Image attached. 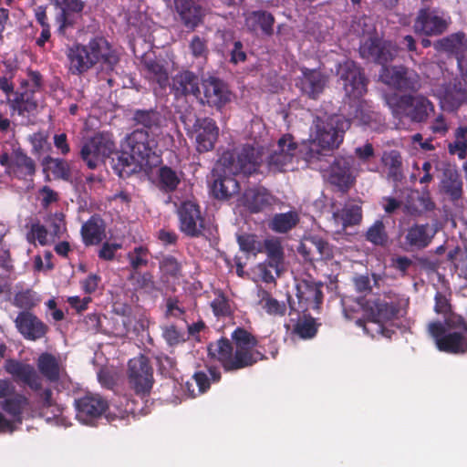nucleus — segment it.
I'll return each mask as SVG.
<instances>
[{
  "mask_svg": "<svg viewBox=\"0 0 467 467\" xmlns=\"http://www.w3.org/2000/svg\"><path fill=\"white\" fill-rule=\"evenodd\" d=\"M258 339L244 327H237L231 339L221 337L210 343L208 350L225 372H236L266 360L265 353L257 349Z\"/></svg>",
  "mask_w": 467,
  "mask_h": 467,
  "instance_id": "nucleus-1",
  "label": "nucleus"
},
{
  "mask_svg": "<svg viewBox=\"0 0 467 467\" xmlns=\"http://www.w3.org/2000/svg\"><path fill=\"white\" fill-rule=\"evenodd\" d=\"M68 70L73 75H82L98 63L113 70L119 57L109 41L103 36H95L88 44L74 43L66 48Z\"/></svg>",
  "mask_w": 467,
  "mask_h": 467,
  "instance_id": "nucleus-2",
  "label": "nucleus"
},
{
  "mask_svg": "<svg viewBox=\"0 0 467 467\" xmlns=\"http://www.w3.org/2000/svg\"><path fill=\"white\" fill-rule=\"evenodd\" d=\"M408 305V299L391 292L385 293L364 303L363 308L369 313L370 317L367 322L359 319L357 324L363 327L364 331L372 337L382 336L390 338L394 330L385 327L383 323L403 317Z\"/></svg>",
  "mask_w": 467,
  "mask_h": 467,
  "instance_id": "nucleus-3",
  "label": "nucleus"
},
{
  "mask_svg": "<svg viewBox=\"0 0 467 467\" xmlns=\"http://www.w3.org/2000/svg\"><path fill=\"white\" fill-rule=\"evenodd\" d=\"M428 332L434 339L439 350L450 354L467 352V321L458 314H450L444 324L431 322Z\"/></svg>",
  "mask_w": 467,
  "mask_h": 467,
  "instance_id": "nucleus-4",
  "label": "nucleus"
},
{
  "mask_svg": "<svg viewBox=\"0 0 467 467\" xmlns=\"http://www.w3.org/2000/svg\"><path fill=\"white\" fill-rule=\"evenodd\" d=\"M386 100L395 117L407 118L412 122H424L434 110L433 104L422 95L393 94Z\"/></svg>",
  "mask_w": 467,
  "mask_h": 467,
  "instance_id": "nucleus-5",
  "label": "nucleus"
},
{
  "mask_svg": "<svg viewBox=\"0 0 467 467\" xmlns=\"http://www.w3.org/2000/svg\"><path fill=\"white\" fill-rule=\"evenodd\" d=\"M4 368L16 382L26 385L33 391H40L38 397L42 408L47 409L53 406V392L49 388L42 389V379L33 365L15 358H8L5 361Z\"/></svg>",
  "mask_w": 467,
  "mask_h": 467,
  "instance_id": "nucleus-6",
  "label": "nucleus"
},
{
  "mask_svg": "<svg viewBox=\"0 0 467 467\" xmlns=\"http://www.w3.org/2000/svg\"><path fill=\"white\" fill-rule=\"evenodd\" d=\"M316 141L322 150L338 148L343 142L345 132L349 129L350 122L342 116L332 115L326 118L317 117Z\"/></svg>",
  "mask_w": 467,
  "mask_h": 467,
  "instance_id": "nucleus-7",
  "label": "nucleus"
},
{
  "mask_svg": "<svg viewBox=\"0 0 467 467\" xmlns=\"http://www.w3.org/2000/svg\"><path fill=\"white\" fill-rule=\"evenodd\" d=\"M223 165L234 174L250 175L257 171L262 162L261 151L245 144L236 152L225 151L221 157Z\"/></svg>",
  "mask_w": 467,
  "mask_h": 467,
  "instance_id": "nucleus-8",
  "label": "nucleus"
},
{
  "mask_svg": "<svg viewBox=\"0 0 467 467\" xmlns=\"http://www.w3.org/2000/svg\"><path fill=\"white\" fill-rule=\"evenodd\" d=\"M128 383L141 399L150 395L154 383L153 368L146 356L140 355L129 361Z\"/></svg>",
  "mask_w": 467,
  "mask_h": 467,
  "instance_id": "nucleus-9",
  "label": "nucleus"
},
{
  "mask_svg": "<svg viewBox=\"0 0 467 467\" xmlns=\"http://www.w3.org/2000/svg\"><path fill=\"white\" fill-rule=\"evenodd\" d=\"M298 147L293 135L286 133L282 135L276 143L275 150L269 155L267 162L270 170L275 171H285L293 169V163L298 162Z\"/></svg>",
  "mask_w": 467,
  "mask_h": 467,
  "instance_id": "nucleus-10",
  "label": "nucleus"
},
{
  "mask_svg": "<svg viewBox=\"0 0 467 467\" xmlns=\"http://www.w3.org/2000/svg\"><path fill=\"white\" fill-rule=\"evenodd\" d=\"M353 167L352 157H336L325 175L327 182L341 193H347L356 182Z\"/></svg>",
  "mask_w": 467,
  "mask_h": 467,
  "instance_id": "nucleus-11",
  "label": "nucleus"
},
{
  "mask_svg": "<svg viewBox=\"0 0 467 467\" xmlns=\"http://www.w3.org/2000/svg\"><path fill=\"white\" fill-rule=\"evenodd\" d=\"M322 284L310 280H302L296 285L298 306L292 296L287 294V303L292 312H306L309 309H318L323 302Z\"/></svg>",
  "mask_w": 467,
  "mask_h": 467,
  "instance_id": "nucleus-12",
  "label": "nucleus"
},
{
  "mask_svg": "<svg viewBox=\"0 0 467 467\" xmlns=\"http://www.w3.org/2000/svg\"><path fill=\"white\" fill-rule=\"evenodd\" d=\"M187 134L195 140V148L199 153L213 150L219 137L216 121L209 117L196 118L191 128H186Z\"/></svg>",
  "mask_w": 467,
  "mask_h": 467,
  "instance_id": "nucleus-13",
  "label": "nucleus"
},
{
  "mask_svg": "<svg viewBox=\"0 0 467 467\" xmlns=\"http://www.w3.org/2000/svg\"><path fill=\"white\" fill-rule=\"evenodd\" d=\"M338 75L349 99H358L367 92L368 79L363 69L355 61L347 60L341 64Z\"/></svg>",
  "mask_w": 467,
  "mask_h": 467,
  "instance_id": "nucleus-14",
  "label": "nucleus"
},
{
  "mask_svg": "<svg viewBox=\"0 0 467 467\" xmlns=\"http://www.w3.org/2000/svg\"><path fill=\"white\" fill-rule=\"evenodd\" d=\"M358 52L363 59L381 65L382 68L388 67L387 64L397 56L396 47L378 36H369L361 42Z\"/></svg>",
  "mask_w": 467,
  "mask_h": 467,
  "instance_id": "nucleus-15",
  "label": "nucleus"
},
{
  "mask_svg": "<svg viewBox=\"0 0 467 467\" xmlns=\"http://www.w3.org/2000/svg\"><path fill=\"white\" fill-rule=\"evenodd\" d=\"M115 143L104 135L97 134L84 142L80 158L88 169H96L106 158L114 152Z\"/></svg>",
  "mask_w": 467,
  "mask_h": 467,
  "instance_id": "nucleus-16",
  "label": "nucleus"
},
{
  "mask_svg": "<svg viewBox=\"0 0 467 467\" xmlns=\"http://www.w3.org/2000/svg\"><path fill=\"white\" fill-rule=\"evenodd\" d=\"M379 78L385 84L400 91L417 92L421 88L420 76L402 66L381 68Z\"/></svg>",
  "mask_w": 467,
  "mask_h": 467,
  "instance_id": "nucleus-17",
  "label": "nucleus"
},
{
  "mask_svg": "<svg viewBox=\"0 0 467 467\" xmlns=\"http://www.w3.org/2000/svg\"><path fill=\"white\" fill-rule=\"evenodd\" d=\"M179 228L186 236L198 238L205 230V220L200 206L193 202H183L178 209Z\"/></svg>",
  "mask_w": 467,
  "mask_h": 467,
  "instance_id": "nucleus-18",
  "label": "nucleus"
},
{
  "mask_svg": "<svg viewBox=\"0 0 467 467\" xmlns=\"http://www.w3.org/2000/svg\"><path fill=\"white\" fill-rule=\"evenodd\" d=\"M126 142L127 148L135 156L140 167L152 164L150 160L155 158L156 142L153 139H150L147 130L142 129L133 130L127 136Z\"/></svg>",
  "mask_w": 467,
  "mask_h": 467,
  "instance_id": "nucleus-19",
  "label": "nucleus"
},
{
  "mask_svg": "<svg viewBox=\"0 0 467 467\" xmlns=\"http://www.w3.org/2000/svg\"><path fill=\"white\" fill-rule=\"evenodd\" d=\"M203 98L202 104L209 107L222 109L232 99V92L228 85L222 79L215 77H209L202 82Z\"/></svg>",
  "mask_w": 467,
  "mask_h": 467,
  "instance_id": "nucleus-20",
  "label": "nucleus"
},
{
  "mask_svg": "<svg viewBox=\"0 0 467 467\" xmlns=\"http://www.w3.org/2000/svg\"><path fill=\"white\" fill-rule=\"evenodd\" d=\"M300 71L301 76L296 79V88L309 99H317L327 85L328 76L320 69L306 67H300Z\"/></svg>",
  "mask_w": 467,
  "mask_h": 467,
  "instance_id": "nucleus-21",
  "label": "nucleus"
},
{
  "mask_svg": "<svg viewBox=\"0 0 467 467\" xmlns=\"http://www.w3.org/2000/svg\"><path fill=\"white\" fill-rule=\"evenodd\" d=\"M447 27V20L435 8H420L414 22L415 31L425 36L441 35Z\"/></svg>",
  "mask_w": 467,
  "mask_h": 467,
  "instance_id": "nucleus-22",
  "label": "nucleus"
},
{
  "mask_svg": "<svg viewBox=\"0 0 467 467\" xmlns=\"http://www.w3.org/2000/svg\"><path fill=\"white\" fill-rule=\"evenodd\" d=\"M17 331L29 341H37L45 337L48 326L30 311H21L15 319Z\"/></svg>",
  "mask_w": 467,
  "mask_h": 467,
  "instance_id": "nucleus-23",
  "label": "nucleus"
},
{
  "mask_svg": "<svg viewBox=\"0 0 467 467\" xmlns=\"http://www.w3.org/2000/svg\"><path fill=\"white\" fill-rule=\"evenodd\" d=\"M108 402L99 395L87 394L75 400L77 418L85 423H88L99 418L107 410Z\"/></svg>",
  "mask_w": 467,
  "mask_h": 467,
  "instance_id": "nucleus-24",
  "label": "nucleus"
},
{
  "mask_svg": "<svg viewBox=\"0 0 467 467\" xmlns=\"http://www.w3.org/2000/svg\"><path fill=\"white\" fill-rule=\"evenodd\" d=\"M36 172V161L21 148L14 150L10 175L18 180L33 182Z\"/></svg>",
  "mask_w": 467,
  "mask_h": 467,
  "instance_id": "nucleus-25",
  "label": "nucleus"
},
{
  "mask_svg": "<svg viewBox=\"0 0 467 467\" xmlns=\"http://www.w3.org/2000/svg\"><path fill=\"white\" fill-rule=\"evenodd\" d=\"M174 9L188 30L194 31L202 23V7L192 0H174Z\"/></svg>",
  "mask_w": 467,
  "mask_h": 467,
  "instance_id": "nucleus-26",
  "label": "nucleus"
},
{
  "mask_svg": "<svg viewBox=\"0 0 467 467\" xmlns=\"http://www.w3.org/2000/svg\"><path fill=\"white\" fill-rule=\"evenodd\" d=\"M241 202L251 213H258L272 206L274 196L265 188H249Z\"/></svg>",
  "mask_w": 467,
  "mask_h": 467,
  "instance_id": "nucleus-27",
  "label": "nucleus"
},
{
  "mask_svg": "<svg viewBox=\"0 0 467 467\" xmlns=\"http://www.w3.org/2000/svg\"><path fill=\"white\" fill-rule=\"evenodd\" d=\"M436 232L429 223H414L405 234V244L410 248H426L432 241Z\"/></svg>",
  "mask_w": 467,
  "mask_h": 467,
  "instance_id": "nucleus-28",
  "label": "nucleus"
},
{
  "mask_svg": "<svg viewBox=\"0 0 467 467\" xmlns=\"http://www.w3.org/2000/svg\"><path fill=\"white\" fill-rule=\"evenodd\" d=\"M171 89L176 97L190 94L198 97L201 94L198 76L190 70H183L177 73L172 78Z\"/></svg>",
  "mask_w": 467,
  "mask_h": 467,
  "instance_id": "nucleus-29",
  "label": "nucleus"
},
{
  "mask_svg": "<svg viewBox=\"0 0 467 467\" xmlns=\"http://www.w3.org/2000/svg\"><path fill=\"white\" fill-rule=\"evenodd\" d=\"M321 145L316 140L304 141L298 147V161H303L306 166L313 170H322V161L326 157Z\"/></svg>",
  "mask_w": 467,
  "mask_h": 467,
  "instance_id": "nucleus-30",
  "label": "nucleus"
},
{
  "mask_svg": "<svg viewBox=\"0 0 467 467\" xmlns=\"http://www.w3.org/2000/svg\"><path fill=\"white\" fill-rule=\"evenodd\" d=\"M83 244L86 246L99 244L105 237V223L103 219L94 214L84 223L80 230Z\"/></svg>",
  "mask_w": 467,
  "mask_h": 467,
  "instance_id": "nucleus-31",
  "label": "nucleus"
},
{
  "mask_svg": "<svg viewBox=\"0 0 467 467\" xmlns=\"http://www.w3.org/2000/svg\"><path fill=\"white\" fill-rule=\"evenodd\" d=\"M37 370L41 376L50 383H57L60 380L63 368L60 360L55 355L44 352L36 359Z\"/></svg>",
  "mask_w": 467,
  "mask_h": 467,
  "instance_id": "nucleus-32",
  "label": "nucleus"
},
{
  "mask_svg": "<svg viewBox=\"0 0 467 467\" xmlns=\"http://www.w3.org/2000/svg\"><path fill=\"white\" fill-rule=\"evenodd\" d=\"M56 5H61V13L57 16V22L59 24L57 31L58 34L65 35L66 29L74 25L71 14L82 13L85 3L82 0H60L56 2Z\"/></svg>",
  "mask_w": 467,
  "mask_h": 467,
  "instance_id": "nucleus-33",
  "label": "nucleus"
},
{
  "mask_svg": "<svg viewBox=\"0 0 467 467\" xmlns=\"http://www.w3.org/2000/svg\"><path fill=\"white\" fill-rule=\"evenodd\" d=\"M274 16L264 10L253 11L245 17V26L251 32L261 31L265 36H272L274 33Z\"/></svg>",
  "mask_w": 467,
  "mask_h": 467,
  "instance_id": "nucleus-34",
  "label": "nucleus"
},
{
  "mask_svg": "<svg viewBox=\"0 0 467 467\" xmlns=\"http://www.w3.org/2000/svg\"><path fill=\"white\" fill-rule=\"evenodd\" d=\"M333 217L337 222L341 223L343 229L358 225L362 221V207L356 201H348L333 213Z\"/></svg>",
  "mask_w": 467,
  "mask_h": 467,
  "instance_id": "nucleus-35",
  "label": "nucleus"
},
{
  "mask_svg": "<svg viewBox=\"0 0 467 467\" xmlns=\"http://www.w3.org/2000/svg\"><path fill=\"white\" fill-rule=\"evenodd\" d=\"M240 191L239 182L231 176H219L210 186L211 194L217 200H229Z\"/></svg>",
  "mask_w": 467,
  "mask_h": 467,
  "instance_id": "nucleus-36",
  "label": "nucleus"
},
{
  "mask_svg": "<svg viewBox=\"0 0 467 467\" xmlns=\"http://www.w3.org/2000/svg\"><path fill=\"white\" fill-rule=\"evenodd\" d=\"M28 404L29 400L24 394L15 392L7 399L0 401V408L11 416L15 422L21 424L24 410Z\"/></svg>",
  "mask_w": 467,
  "mask_h": 467,
  "instance_id": "nucleus-37",
  "label": "nucleus"
},
{
  "mask_svg": "<svg viewBox=\"0 0 467 467\" xmlns=\"http://www.w3.org/2000/svg\"><path fill=\"white\" fill-rule=\"evenodd\" d=\"M13 99H8L10 108L19 115L30 113L36 109L35 89L16 90Z\"/></svg>",
  "mask_w": 467,
  "mask_h": 467,
  "instance_id": "nucleus-38",
  "label": "nucleus"
},
{
  "mask_svg": "<svg viewBox=\"0 0 467 467\" xmlns=\"http://www.w3.org/2000/svg\"><path fill=\"white\" fill-rule=\"evenodd\" d=\"M112 157V168L120 178H127L140 166L135 156L130 151L116 152Z\"/></svg>",
  "mask_w": 467,
  "mask_h": 467,
  "instance_id": "nucleus-39",
  "label": "nucleus"
},
{
  "mask_svg": "<svg viewBox=\"0 0 467 467\" xmlns=\"http://www.w3.org/2000/svg\"><path fill=\"white\" fill-rule=\"evenodd\" d=\"M381 161L388 169L387 177L389 180L395 183L403 180L402 158L399 151L393 150L384 152Z\"/></svg>",
  "mask_w": 467,
  "mask_h": 467,
  "instance_id": "nucleus-40",
  "label": "nucleus"
},
{
  "mask_svg": "<svg viewBox=\"0 0 467 467\" xmlns=\"http://www.w3.org/2000/svg\"><path fill=\"white\" fill-rule=\"evenodd\" d=\"M263 251L267 255L265 261L269 262L271 268L279 275L284 263V249L280 241L274 238L265 239Z\"/></svg>",
  "mask_w": 467,
  "mask_h": 467,
  "instance_id": "nucleus-41",
  "label": "nucleus"
},
{
  "mask_svg": "<svg viewBox=\"0 0 467 467\" xmlns=\"http://www.w3.org/2000/svg\"><path fill=\"white\" fill-rule=\"evenodd\" d=\"M466 99L467 89L461 81H458L446 88L442 97V103L448 109L456 110Z\"/></svg>",
  "mask_w": 467,
  "mask_h": 467,
  "instance_id": "nucleus-42",
  "label": "nucleus"
},
{
  "mask_svg": "<svg viewBox=\"0 0 467 467\" xmlns=\"http://www.w3.org/2000/svg\"><path fill=\"white\" fill-rule=\"evenodd\" d=\"M181 183V178L176 171L164 165L159 168L157 172V186L163 193H172Z\"/></svg>",
  "mask_w": 467,
  "mask_h": 467,
  "instance_id": "nucleus-43",
  "label": "nucleus"
},
{
  "mask_svg": "<svg viewBox=\"0 0 467 467\" xmlns=\"http://www.w3.org/2000/svg\"><path fill=\"white\" fill-rule=\"evenodd\" d=\"M299 223V215L295 211L275 213L269 222V228L278 234H285Z\"/></svg>",
  "mask_w": 467,
  "mask_h": 467,
  "instance_id": "nucleus-44",
  "label": "nucleus"
},
{
  "mask_svg": "<svg viewBox=\"0 0 467 467\" xmlns=\"http://www.w3.org/2000/svg\"><path fill=\"white\" fill-rule=\"evenodd\" d=\"M42 166L44 171L49 170L55 179L66 182L71 179L70 165L65 159L53 158L47 155L42 160Z\"/></svg>",
  "mask_w": 467,
  "mask_h": 467,
  "instance_id": "nucleus-45",
  "label": "nucleus"
},
{
  "mask_svg": "<svg viewBox=\"0 0 467 467\" xmlns=\"http://www.w3.org/2000/svg\"><path fill=\"white\" fill-rule=\"evenodd\" d=\"M145 77L150 82L158 84L161 88H165L169 83V76L163 65L154 59H146L143 62Z\"/></svg>",
  "mask_w": 467,
  "mask_h": 467,
  "instance_id": "nucleus-46",
  "label": "nucleus"
},
{
  "mask_svg": "<svg viewBox=\"0 0 467 467\" xmlns=\"http://www.w3.org/2000/svg\"><path fill=\"white\" fill-rule=\"evenodd\" d=\"M441 189L451 200H458L462 193V182L459 173L451 169L443 172Z\"/></svg>",
  "mask_w": 467,
  "mask_h": 467,
  "instance_id": "nucleus-47",
  "label": "nucleus"
},
{
  "mask_svg": "<svg viewBox=\"0 0 467 467\" xmlns=\"http://www.w3.org/2000/svg\"><path fill=\"white\" fill-rule=\"evenodd\" d=\"M258 296L260 297L259 304L268 315L275 317L285 315L287 309L285 303L274 298L267 290H260Z\"/></svg>",
  "mask_w": 467,
  "mask_h": 467,
  "instance_id": "nucleus-48",
  "label": "nucleus"
},
{
  "mask_svg": "<svg viewBox=\"0 0 467 467\" xmlns=\"http://www.w3.org/2000/svg\"><path fill=\"white\" fill-rule=\"evenodd\" d=\"M454 141L448 145L450 154L457 155L460 160L467 156V126H460L455 130Z\"/></svg>",
  "mask_w": 467,
  "mask_h": 467,
  "instance_id": "nucleus-49",
  "label": "nucleus"
},
{
  "mask_svg": "<svg viewBox=\"0 0 467 467\" xmlns=\"http://www.w3.org/2000/svg\"><path fill=\"white\" fill-rule=\"evenodd\" d=\"M133 120L147 129L160 128L161 125V113L155 109H137L134 111Z\"/></svg>",
  "mask_w": 467,
  "mask_h": 467,
  "instance_id": "nucleus-50",
  "label": "nucleus"
},
{
  "mask_svg": "<svg viewBox=\"0 0 467 467\" xmlns=\"http://www.w3.org/2000/svg\"><path fill=\"white\" fill-rule=\"evenodd\" d=\"M292 332L302 339H309L317 335V324L311 316H304L296 322Z\"/></svg>",
  "mask_w": 467,
  "mask_h": 467,
  "instance_id": "nucleus-51",
  "label": "nucleus"
},
{
  "mask_svg": "<svg viewBox=\"0 0 467 467\" xmlns=\"http://www.w3.org/2000/svg\"><path fill=\"white\" fill-rule=\"evenodd\" d=\"M365 238L374 245L386 246L389 242V235L384 223L381 220L375 221L367 230Z\"/></svg>",
  "mask_w": 467,
  "mask_h": 467,
  "instance_id": "nucleus-52",
  "label": "nucleus"
},
{
  "mask_svg": "<svg viewBox=\"0 0 467 467\" xmlns=\"http://www.w3.org/2000/svg\"><path fill=\"white\" fill-rule=\"evenodd\" d=\"M150 251L146 246H136L129 252L127 258L131 267V272H138L141 267L147 266L149 263Z\"/></svg>",
  "mask_w": 467,
  "mask_h": 467,
  "instance_id": "nucleus-53",
  "label": "nucleus"
},
{
  "mask_svg": "<svg viewBox=\"0 0 467 467\" xmlns=\"http://www.w3.org/2000/svg\"><path fill=\"white\" fill-rule=\"evenodd\" d=\"M160 269L164 275L172 279L182 276V264L172 255H167L160 262Z\"/></svg>",
  "mask_w": 467,
  "mask_h": 467,
  "instance_id": "nucleus-54",
  "label": "nucleus"
},
{
  "mask_svg": "<svg viewBox=\"0 0 467 467\" xmlns=\"http://www.w3.org/2000/svg\"><path fill=\"white\" fill-rule=\"evenodd\" d=\"M128 280L133 284L136 289L152 290L155 287L154 278L150 272L130 273Z\"/></svg>",
  "mask_w": 467,
  "mask_h": 467,
  "instance_id": "nucleus-55",
  "label": "nucleus"
},
{
  "mask_svg": "<svg viewBox=\"0 0 467 467\" xmlns=\"http://www.w3.org/2000/svg\"><path fill=\"white\" fill-rule=\"evenodd\" d=\"M161 335L165 342L170 347L177 346L187 340L184 332L178 329L175 325H167L161 327Z\"/></svg>",
  "mask_w": 467,
  "mask_h": 467,
  "instance_id": "nucleus-56",
  "label": "nucleus"
},
{
  "mask_svg": "<svg viewBox=\"0 0 467 467\" xmlns=\"http://www.w3.org/2000/svg\"><path fill=\"white\" fill-rule=\"evenodd\" d=\"M240 249L244 252L256 254L263 252L261 243L256 240L254 234H242L237 237Z\"/></svg>",
  "mask_w": 467,
  "mask_h": 467,
  "instance_id": "nucleus-57",
  "label": "nucleus"
},
{
  "mask_svg": "<svg viewBox=\"0 0 467 467\" xmlns=\"http://www.w3.org/2000/svg\"><path fill=\"white\" fill-rule=\"evenodd\" d=\"M14 305L22 309H31L36 305V293L31 289L19 291L15 295Z\"/></svg>",
  "mask_w": 467,
  "mask_h": 467,
  "instance_id": "nucleus-58",
  "label": "nucleus"
},
{
  "mask_svg": "<svg viewBox=\"0 0 467 467\" xmlns=\"http://www.w3.org/2000/svg\"><path fill=\"white\" fill-rule=\"evenodd\" d=\"M310 244L313 246L314 253L316 254V261L328 259L332 256L329 244L322 238H310Z\"/></svg>",
  "mask_w": 467,
  "mask_h": 467,
  "instance_id": "nucleus-59",
  "label": "nucleus"
},
{
  "mask_svg": "<svg viewBox=\"0 0 467 467\" xmlns=\"http://www.w3.org/2000/svg\"><path fill=\"white\" fill-rule=\"evenodd\" d=\"M47 235L48 232L46 226L39 223H35L31 224L30 230L27 234V240L30 243L37 240L41 245H46L47 244Z\"/></svg>",
  "mask_w": 467,
  "mask_h": 467,
  "instance_id": "nucleus-60",
  "label": "nucleus"
},
{
  "mask_svg": "<svg viewBox=\"0 0 467 467\" xmlns=\"http://www.w3.org/2000/svg\"><path fill=\"white\" fill-rule=\"evenodd\" d=\"M465 36L463 33L452 34L441 40V46L443 50L454 53L457 52L462 46V41Z\"/></svg>",
  "mask_w": 467,
  "mask_h": 467,
  "instance_id": "nucleus-61",
  "label": "nucleus"
},
{
  "mask_svg": "<svg viewBox=\"0 0 467 467\" xmlns=\"http://www.w3.org/2000/svg\"><path fill=\"white\" fill-rule=\"evenodd\" d=\"M46 222L49 223L54 236L59 237L63 230H65V215L62 213H50Z\"/></svg>",
  "mask_w": 467,
  "mask_h": 467,
  "instance_id": "nucleus-62",
  "label": "nucleus"
},
{
  "mask_svg": "<svg viewBox=\"0 0 467 467\" xmlns=\"http://www.w3.org/2000/svg\"><path fill=\"white\" fill-rule=\"evenodd\" d=\"M434 300H435L434 311L437 314L444 315V318L450 314H454L451 310V304H450L449 300L441 292L436 293Z\"/></svg>",
  "mask_w": 467,
  "mask_h": 467,
  "instance_id": "nucleus-63",
  "label": "nucleus"
},
{
  "mask_svg": "<svg viewBox=\"0 0 467 467\" xmlns=\"http://www.w3.org/2000/svg\"><path fill=\"white\" fill-rule=\"evenodd\" d=\"M29 141L32 145V152L40 154L47 144V136L41 131L35 132L30 136Z\"/></svg>",
  "mask_w": 467,
  "mask_h": 467,
  "instance_id": "nucleus-64",
  "label": "nucleus"
}]
</instances>
